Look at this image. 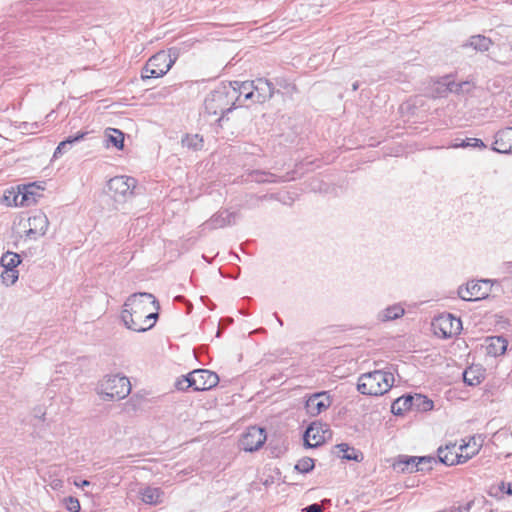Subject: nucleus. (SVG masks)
<instances>
[{"instance_id":"1","label":"nucleus","mask_w":512,"mask_h":512,"mask_svg":"<svg viewBox=\"0 0 512 512\" xmlns=\"http://www.w3.org/2000/svg\"><path fill=\"white\" fill-rule=\"evenodd\" d=\"M149 305H152L156 310L160 309L159 301L151 293L137 292L130 295L124 302L121 312V320L125 327L135 332H145L153 328L154 322L143 325Z\"/></svg>"},{"instance_id":"2","label":"nucleus","mask_w":512,"mask_h":512,"mask_svg":"<svg viewBox=\"0 0 512 512\" xmlns=\"http://www.w3.org/2000/svg\"><path fill=\"white\" fill-rule=\"evenodd\" d=\"M237 97L232 86L222 82L205 97L204 111L208 115L219 116L216 121L221 122L226 114L237 107Z\"/></svg>"},{"instance_id":"3","label":"nucleus","mask_w":512,"mask_h":512,"mask_svg":"<svg viewBox=\"0 0 512 512\" xmlns=\"http://www.w3.org/2000/svg\"><path fill=\"white\" fill-rule=\"evenodd\" d=\"M482 447V440L480 437H471L470 440L458 447L460 453L457 451L456 443H449L445 446H440L437 449V462L446 466H453L462 464L476 455Z\"/></svg>"},{"instance_id":"4","label":"nucleus","mask_w":512,"mask_h":512,"mask_svg":"<svg viewBox=\"0 0 512 512\" xmlns=\"http://www.w3.org/2000/svg\"><path fill=\"white\" fill-rule=\"evenodd\" d=\"M394 383V376L391 372L374 370L362 374L357 382V390L368 396H380L388 392Z\"/></svg>"},{"instance_id":"5","label":"nucleus","mask_w":512,"mask_h":512,"mask_svg":"<svg viewBox=\"0 0 512 512\" xmlns=\"http://www.w3.org/2000/svg\"><path fill=\"white\" fill-rule=\"evenodd\" d=\"M219 380L218 374L213 371L202 368L195 369L178 378L175 388L179 391H187L189 388L194 391H206L216 387Z\"/></svg>"},{"instance_id":"6","label":"nucleus","mask_w":512,"mask_h":512,"mask_svg":"<svg viewBox=\"0 0 512 512\" xmlns=\"http://www.w3.org/2000/svg\"><path fill=\"white\" fill-rule=\"evenodd\" d=\"M131 392V384L126 376L107 375L99 384V394L106 401L124 399Z\"/></svg>"},{"instance_id":"7","label":"nucleus","mask_w":512,"mask_h":512,"mask_svg":"<svg viewBox=\"0 0 512 512\" xmlns=\"http://www.w3.org/2000/svg\"><path fill=\"white\" fill-rule=\"evenodd\" d=\"M432 328L437 337L449 339L461 332L462 322L451 313H443L433 319Z\"/></svg>"},{"instance_id":"8","label":"nucleus","mask_w":512,"mask_h":512,"mask_svg":"<svg viewBox=\"0 0 512 512\" xmlns=\"http://www.w3.org/2000/svg\"><path fill=\"white\" fill-rule=\"evenodd\" d=\"M492 288V282L488 279L468 282L465 287L458 289L459 297L464 301H478L489 296Z\"/></svg>"},{"instance_id":"9","label":"nucleus","mask_w":512,"mask_h":512,"mask_svg":"<svg viewBox=\"0 0 512 512\" xmlns=\"http://www.w3.org/2000/svg\"><path fill=\"white\" fill-rule=\"evenodd\" d=\"M267 440L265 428L249 426L239 439V447L246 452L259 450Z\"/></svg>"},{"instance_id":"10","label":"nucleus","mask_w":512,"mask_h":512,"mask_svg":"<svg viewBox=\"0 0 512 512\" xmlns=\"http://www.w3.org/2000/svg\"><path fill=\"white\" fill-rule=\"evenodd\" d=\"M136 183L137 180L133 177L116 176L108 181L107 186L109 191L113 193L115 200H118V197L125 198L128 195H133Z\"/></svg>"},{"instance_id":"11","label":"nucleus","mask_w":512,"mask_h":512,"mask_svg":"<svg viewBox=\"0 0 512 512\" xmlns=\"http://www.w3.org/2000/svg\"><path fill=\"white\" fill-rule=\"evenodd\" d=\"M29 228L25 231V236L29 239H37L44 236L49 226V220L45 213L38 211L28 218Z\"/></svg>"},{"instance_id":"12","label":"nucleus","mask_w":512,"mask_h":512,"mask_svg":"<svg viewBox=\"0 0 512 512\" xmlns=\"http://www.w3.org/2000/svg\"><path fill=\"white\" fill-rule=\"evenodd\" d=\"M328 429H324V426L320 422H312L306 428L303 434V444L305 448H316L321 446L325 442V432Z\"/></svg>"},{"instance_id":"13","label":"nucleus","mask_w":512,"mask_h":512,"mask_svg":"<svg viewBox=\"0 0 512 512\" xmlns=\"http://www.w3.org/2000/svg\"><path fill=\"white\" fill-rule=\"evenodd\" d=\"M331 405V400L327 392H317L312 394L305 403L306 411L311 416H317L325 411Z\"/></svg>"},{"instance_id":"14","label":"nucleus","mask_w":512,"mask_h":512,"mask_svg":"<svg viewBox=\"0 0 512 512\" xmlns=\"http://www.w3.org/2000/svg\"><path fill=\"white\" fill-rule=\"evenodd\" d=\"M491 150L500 154L512 153V127H506L496 132Z\"/></svg>"},{"instance_id":"15","label":"nucleus","mask_w":512,"mask_h":512,"mask_svg":"<svg viewBox=\"0 0 512 512\" xmlns=\"http://www.w3.org/2000/svg\"><path fill=\"white\" fill-rule=\"evenodd\" d=\"M226 85H231L236 92L237 104L242 106L245 101L252 100L254 102V82L252 81H230Z\"/></svg>"},{"instance_id":"16","label":"nucleus","mask_w":512,"mask_h":512,"mask_svg":"<svg viewBox=\"0 0 512 512\" xmlns=\"http://www.w3.org/2000/svg\"><path fill=\"white\" fill-rule=\"evenodd\" d=\"M174 64V60L170 54L165 51H160L148 59V68H154L157 72L154 74L165 75Z\"/></svg>"},{"instance_id":"17","label":"nucleus","mask_w":512,"mask_h":512,"mask_svg":"<svg viewBox=\"0 0 512 512\" xmlns=\"http://www.w3.org/2000/svg\"><path fill=\"white\" fill-rule=\"evenodd\" d=\"M40 189L36 183H30L24 185L22 190H19L18 194L14 197L15 205L30 206L37 202V198L40 197V193L37 190Z\"/></svg>"},{"instance_id":"18","label":"nucleus","mask_w":512,"mask_h":512,"mask_svg":"<svg viewBox=\"0 0 512 512\" xmlns=\"http://www.w3.org/2000/svg\"><path fill=\"white\" fill-rule=\"evenodd\" d=\"M254 82L255 103H264L274 95L273 83L267 79L258 78Z\"/></svg>"},{"instance_id":"19","label":"nucleus","mask_w":512,"mask_h":512,"mask_svg":"<svg viewBox=\"0 0 512 512\" xmlns=\"http://www.w3.org/2000/svg\"><path fill=\"white\" fill-rule=\"evenodd\" d=\"M394 470L398 472L413 473L417 471L431 470L432 466L417 467L416 456L400 455L397 460L393 463Z\"/></svg>"},{"instance_id":"20","label":"nucleus","mask_w":512,"mask_h":512,"mask_svg":"<svg viewBox=\"0 0 512 512\" xmlns=\"http://www.w3.org/2000/svg\"><path fill=\"white\" fill-rule=\"evenodd\" d=\"M237 214L222 210L215 213L207 222L206 225L211 229H219L235 223Z\"/></svg>"},{"instance_id":"21","label":"nucleus","mask_w":512,"mask_h":512,"mask_svg":"<svg viewBox=\"0 0 512 512\" xmlns=\"http://www.w3.org/2000/svg\"><path fill=\"white\" fill-rule=\"evenodd\" d=\"M437 92L440 96H446L448 93L460 94L463 92V86H470V82L463 81L457 83L451 80L450 76L443 77L437 82Z\"/></svg>"},{"instance_id":"22","label":"nucleus","mask_w":512,"mask_h":512,"mask_svg":"<svg viewBox=\"0 0 512 512\" xmlns=\"http://www.w3.org/2000/svg\"><path fill=\"white\" fill-rule=\"evenodd\" d=\"M437 92L440 96H446L448 93L460 94L463 92V86H470V82L463 81L457 83L451 80L450 76L443 77L437 82Z\"/></svg>"},{"instance_id":"23","label":"nucleus","mask_w":512,"mask_h":512,"mask_svg":"<svg viewBox=\"0 0 512 512\" xmlns=\"http://www.w3.org/2000/svg\"><path fill=\"white\" fill-rule=\"evenodd\" d=\"M488 355L497 357L503 355L508 347V341L503 336H489L485 339Z\"/></svg>"},{"instance_id":"24","label":"nucleus","mask_w":512,"mask_h":512,"mask_svg":"<svg viewBox=\"0 0 512 512\" xmlns=\"http://www.w3.org/2000/svg\"><path fill=\"white\" fill-rule=\"evenodd\" d=\"M251 181L256 183H281L289 180L286 176H277L271 172L263 170H252L248 173Z\"/></svg>"},{"instance_id":"25","label":"nucleus","mask_w":512,"mask_h":512,"mask_svg":"<svg viewBox=\"0 0 512 512\" xmlns=\"http://www.w3.org/2000/svg\"><path fill=\"white\" fill-rule=\"evenodd\" d=\"M141 500L145 504L158 505L164 501V491L159 487L147 486L140 490Z\"/></svg>"},{"instance_id":"26","label":"nucleus","mask_w":512,"mask_h":512,"mask_svg":"<svg viewBox=\"0 0 512 512\" xmlns=\"http://www.w3.org/2000/svg\"><path fill=\"white\" fill-rule=\"evenodd\" d=\"M493 42L489 37L481 34L473 35L462 45L463 48H472L477 52H486Z\"/></svg>"},{"instance_id":"27","label":"nucleus","mask_w":512,"mask_h":512,"mask_svg":"<svg viewBox=\"0 0 512 512\" xmlns=\"http://www.w3.org/2000/svg\"><path fill=\"white\" fill-rule=\"evenodd\" d=\"M412 395L405 394L398 397L391 405V412L396 416H402L405 412L412 410Z\"/></svg>"},{"instance_id":"28","label":"nucleus","mask_w":512,"mask_h":512,"mask_svg":"<svg viewBox=\"0 0 512 512\" xmlns=\"http://www.w3.org/2000/svg\"><path fill=\"white\" fill-rule=\"evenodd\" d=\"M335 448L342 453V459L347 461L361 462L364 459L363 453L354 448L350 447L347 443H340L335 445Z\"/></svg>"},{"instance_id":"29","label":"nucleus","mask_w":512,"mask_h":512,"mask_svg":"<svg viewBox=\"0 0 512 512\" xmlns=\"http://www.w3.org/2000/svg\"><path fill=\"white\" fill-rule=\"evenodd\" d=\"M412 410L417 412H427L433 409L434 403L433 401L425 395L422 394H414L412 395Z\"/></svg>"},{"instance_id":"30","label":"nucleus","mask_w":512,"mask_h":512,"mask_svg":"<svg viewBox=\"0 0 512 512\" xmlns=\"http://www.w3.org/2000/svg\"><path fill=\"white\" fill-rule=\"evenodd\" d=\"M107 146L112 145L118 150L124 148V133L116 128H108L106 130Z\"/></svg>"},{"instance_id":"31","label":"nucleus","mask_w":512,"mask_h":512,"mask_svg":"<svg viewBox=\"0 0 512 512\" xmlns=\"http://www.w3.org/2000/svg\"><path fill=\"white\" fill-rule=\"evenodd\" d=\"M484 379L480 369L474 367H468L463 372V381L468 386H477Z\"/></svg>"},{"instance_id":"32","label":"nucleus","mask_w":512,"mask_h":512,"mask_svg":"<svg viewBox=\"0 0 512 512\" xmlns=\"http://www.w3.org/2000/svg\"><path fill=\"white\" fill-rule=\"evenodd\" d=\"M0 263L4 269L17 270L21 263V256L18 253L7 251L2 255Z\"/></svg>"},{"instance_id":"33","label":"nucleus","mask_w":512,"mask_h":512,"mask_svg":"<svg viewBox=\"0 0 512 512\" xmlns=\"http://www.w3.org/2000/svg\"><path fill=\"white\" fill-rule=\"evenodd\" d=\"M453 148H476L486 149V144L479 138H466L464 140L455 139V143L452 145Z\"/></svg>"},{"instance_id":"34","label":"nucleus","mask_w":512,"mask_h":512,"mask_svg":"<svg viewBox=\"0 0 512 512\" xmlns=\"http://www.w3.org/2000/svg\"><path fill=\"white\" fill-rule=\"evenodd\" d=\"M181 142L184 147L194 151H198L203 148V138L198 134H186L185 137L182 138Z\"/></svg>"},{"instance_id":"35","label":"nucleus","mask_w":512,"mask_h":512,"mask_svg":"<svg viewBox=\"0 0 512 512\" xmlns=\"http://www.w3.org/2000/svg\"><path fill=\"white\" fill-rule=\"evenodd\" d=\"M315 467V460L310 457H303L295 465V470L302 474L311 472Z\"/></svg>"},{"instance_id":"36","label":"nucleus","mask_w":512,"mask_h":512,"mask_svg":"<svg viewBox=\"0 0 512 512\" xmlns=\"http://www.w3.org/2000/svg\"><path fill=\"white\" fill-rule=\"evenodd\" d=\"M404 309L400 305H392L384 310L383 320H395L403 316Z\"/></svg>"},{"instance_id":"37","label":"nucleus","mask_w":512,"mask_h":512,"mask_svg":"<svg viewBox=\"0 0 512 512\" xmlns=\"http://www.w3.org/2000/svg\"><path fill=\"white\" fill-rule=\"evenodd\" d=\"M19 277V271L18 270H11V269H4L1 274L2 282L6 286L13 285Z\"/></svg>"},{"instance_id":"38","label":"nucleus","mask_w":512,"mask_h":512,"mask_svg":"<svg viewBox=\"0 0 512 512\" xmlns=\"http://www.w3.org/2000/svg\"><path fill=\"white\" fill-rule=\"evenodd\" d=\"M64 504L69 512H80L81 506L77 498L73 496H68L64 498Z\"/></svg>"},{"instance_id":"39","label":"nucleus","mask_w":512,"mask_h":512,"mask_svg":"<svg viewBox=\"0 0 512 512\" xmlns=\"http://www.w3.org/2000/svg\"><path fill=\"white\" fill-rule=\"evenodd\" d=\"M275 198L276 197L274 194H265L262 196H257V195L251 194V195H249V200L247 202L249 203L248 204L249 207H255L258 205V203L260 201L267 200V199H275Z\"/></svg>"},{"instance_id":"40","label":"nucleus","mask_w":512,"mask_h":512,"mask_svg":"<svg viewBox=\"0 0 512 512\" xmlns=\"http://www.w3.org/2000/svg\"><path fill=\"white\" fill-rule=\"evenodd\" d=\"M154 72H157V70L154 68H148V61H147L145 66L142 69V72H141L142 80L146 81L149 79L159 78V77L163 76V75L154 74Z\"/></svg>"},{"instance_id":"41","label":"nucleus","mask_w":512,"mask_h":512,"mask_svg":"<svg viewBox=\"0 0 512 512\" xmlns=\"http://www.w3.org/2000/svg\"><path fill=\"white\" fill-rule=\"evenodd\" d=\"M70 145L68 144V141H61L58 146L56 147L55 151H54V154H53V157L54 158H58L60 157L62 154H64L65 152H67L69 149H70Z\"/></svg>"},{"instance_id":"42","label":"nucleus","mask_w":512,"mask_h":512,"mask_svg":"<svg viewBox=\"0 0 512 512\" xmlns=\"http://www.w3.org/2000/svg\"><path fill=\"white\" fill-rule=\"evenodd\" d=\"M159 310L154 309V311L148 310V312L145 314V318L143 320V325H148L151 322L156 323L158 317H159Z\"/></svg>"},{"instance_id":"43","label":"nucleus","mask_w":512,"mask_h":512,"mask_svg":"<svg viewBox=\"0 0 512 512\" xmlns=\"http://www.w3.org/2000/svg\"><path fill=\"white\" fill-rule=\"evenodd\" d=\"M416 462H417V467H420V465H425V464H432V463H438L437 462V459L436 457L434 456H416Z\"/></svg>"},{"instance_id":"44","label":"nucleus","mask_w":512,"mask_h":512,"mask_svg":"<svg viewBox=\"0 0 512 512\" xmlns=\"http://www.w3.org/2000/svg\"><path fill=\"white\" fill-rule=\"evenodd\" d=\"M87 135V132H78L76 133L75 135L73 136H69L65 139V141H68V144L70 146H72L73 144L75 143H78L80 142L81 140H83L85 138V136Z\"/></svg>"},{"instance_id":"45","label":"nucleus","mask_w":512,"mask_h":512,"mask_svg":"<svg viewBox=\"0 0 512 512\" xmlns=\"http://www.w3.org/2000/svg\"><path fill=\"white\" fill-rule=\"evenodd\" d=\"M499 490L502 492V493H506L507 495H512V481L509 482V483H505V482H501L499 484Z\"/></svg>"},{"instance_id":"46","label":"nucleus","mask_w":512,"mask_h":512,"mask_svg":"<svg viewBox=\"0 0 512 512\" xmlns=\"http://www.w3.org/2000/svg\"><path fill=\"white\" fill-rule=\"evenodd\" d=\"M302 512H323V509L319 504L313 503L303 508Z\"/></svg>"},{"instance_id":"47","label":"nucleus","mask_w":512,"mask_h":512,"mask_svg":"<svg viewBox=\"0 0 512 512\" xmlns=\"http://www.w3.org/2000/svg\"><path fill=\"white\" fill-rule=\"evenodd\" d=\"M232 319H221L220 322H219V326H218V331H217V337L220 336V333L222 331V329H224L228 324L232 323Z\"/></svg>"},{"instance_id":"48","label":"nucleus","mask_w":512,"mask_h":512,"mask_svg":"<svg viewBox=\"0 0 512 512\" xmlns=\"http://www.w3.org/2000/svg\"><path fill=\"white\" fill-rule=\"evenodd\" d=\"M130 401L131 402H136V404H134V406H140L142 401H145V398L142 397V396H139L138 394H136V395L131 397Z\"/></svg>"},{"instance_id":"49","label":"nucleus","mask_w":512,"mask_h":512,"mask_svg":"<svg viewBox=\"0 0 512 512\" xmlns=\"http://www.w3.org/2000/svg\"><path fill=\"white\" fill-rule=\"evenodd\" d=\"M75 485L81 488H84L86 486L90 485V482L88 480H82L81 482H75Z\"/></svg>"},{"instance_id":"50","label":"nucleus","mask_w":512,"mask_h":512,"mask_svg":"<svg viewBox=\"0 0 512 512\" xmlns=\"http://www.w3.org/2000/svg\"><path fill=\"white\" fill-rule=\"evenodd\" d=\"M358 88H359V82H358V81H356V82H354V83L352 84V90H353V91H357V90H358Z\"/></svg>"},{"instance_id":"51","label":"nucleus","mask_w":512,"mask_h":512,"mask_svg":"<svg viewBox=\"0 0 512 512\" xmlns=\"http://www.w3.org/2000/svg\"><path fill=\"white\" fill-rule=\"evenodd\" d=\"M473 450V442H471V447L467 448V449H463V453L466 454V453H470L471 451Z\"/></svg>"},{"instance_id":"52","label":"nucleus","mask_w":512,"mask_h":512,"mask_svg":"<svg viewBox=\"0 0 512 512\" xmlns=\"http://www.w3.org/2000/svg\"><path fill=\"white\" fill-rule=\"evenodd\" d=\"M472 504H473V502H468V503L466 504V506L464 507V509H465L466 511H468V510L471 508Z\"/></svg>"},{"instance_id":"53","label":"nucleus","mask_w":512,"mask_h":512,"mask_svg":"<svg viewBox=\"0 0 512 512\" xmlns=\"http://www.w3.org/2000/svg\"><path fill=\"white\" fill-rule=\"evenodd\" d=\"M471 85L470 86H463V91L466 89L467 91L470 89Z\"/></svg>"},{"instance_id":"54","label":"nucleus","mask_w":512,"mask_h":512,"mask_svg":"<svg viewBox=\"0 0 512 512\" xmlns=\"http://www.w3.org/2000/svg\"><path fill=\"white\" fill-rule=\"evenodd\" d=\"M278 322L280 323V325H283V322L280 318H277Z\"/></svg>"}]
</instances>
